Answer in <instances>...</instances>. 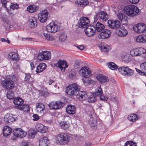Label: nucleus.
I'll return each instance as SVG.
<instances>
[{"label":"nucleus","instance_id":"f257e3e1","mask_svg":"<svg viewBox=\"0 0 146 146\" xmlns=\"http://www.w3.org/2000/svg\"><path fill=\"white\" fill-rule=\"evenodd\" d=\"M14 77L11 75L7 76L6 79L2 80L1 82V84L3 87L5 89L9 90H11L15 87V83L13 80Z\"/></svg>","mask_w":146,"mask_h":146},{"label":"nucleus","instance_id":"f03ea898","mask_svg":"<svg viewBox=\"0 0 146 146\" xmlns=\"http://www.w3.org/2000/svg\"><path fill=\"white\" fill-rule=\"evenodd\" d=\"M124 12L127 15L130 17H134L139 12V11L137 7L134 5H128L124 8Z\"/></svg>","mask_w":146,"mask_h":146},{"label":"nucleus","instance_id":"7ed1b4c3","mask_svg":"<svg viewBox=\"0 0 146 146\" xmlns=\"http://www.w3.org/2000/svg\"><path fill=\"white\" fill-rule=\"evenodd\" d=\"M80 89L79 86L75 83H73L66 87V91L68 95L73 96L76 94Z\"/></svg>","mask_w":146,"mask_h":146},{"label":"nucleus","instance_id":"20e7f679","mask_svg":"<svg viewBox=\"0 0 146 146\" xmlns=\"http://www.w3.org/2000/svg\"><path fill=\"white\" fill-rule=\"evenodd\" d=\"M56 141L60 144H66L70 140V137L67 134L61 133L58 134L56 137Z\"/></svg>","mask_w":146,"mask_h":146},{"label":"nucleus","instance_id":"39448f33","mask_svg":"<svg viewBox=\"0 0 146 146\" xmlns=\"http://www.w3.org/2000/svg\"><path fill=\"white\" fill-rule=\"evenodd\" d=\"M119 72L125 76H131L133 74L134 70L128 66H121L118 68Z\"/></svg>","mask_w":146,"mask_h":146},{"label":"nucleus","instance_id":"423d86ee","mask_svg":"<svg viewBox=\"0 0 146 146\" xmlns=\"http://www.w3.org/2000/svg\"><path fill=\"white\" fill-rule=\"evenodd\" d=\"M46 29L49 32L54 33L59 31L60 28L59 25L54 22H52L46 26Z\"/></svg>","mask_w":146,"mask_h":146},{"label":"nucleus","instance_id":"0eeeda50","mask_svg":"<svg viewBox=\"0 0 146 146\" xmlns=\"http://www.w3.org/2000/svg\"><path fill=\"white\" fill-rule=\"evenodd\" d=\"M133 29L137 33H144L146 31V25L144 23H140L134 25Z\"/></svg>","mask_w":146,"mask_h":146},{"label":"nucleus","instance_id":"6e6552de","mask_svg":"<svg viewBox=\"0 0 146 146\" xmlns=\"http://www.w3.org/2000/svg\"><path fill=\"white\" fill-rule=\"evenodd\" d=\"M51 53L48 51H42L39 53L37 56L38 59L40 60H48L51 58Z\"/></svg>","mask_w":146,"mask_h":146},{"label":"nucleus","instance_id":"1a4fd4ad","mask_svg":"<svg viewBox=\"0 0 146 146\" xmlns=\"http://www.w3.org/2000/svg\"><path fill=\"white\" fill-rule=\"evenodd\" d=\"M90 23L89 19L87 17H82L79 20L78 23L79 27L81 28L86 27Z\"/></svg>","mask_w":146,"mask_h":146},{"label":"nucleus","instance_id":"9d476101","mask_svg":"<svg viewBox=\"0 0 146 146\" xmlns=\"http://www.w3.org/2000/svg\"><path fill=\"white\" fill-rule=\"evenodd\" d=\"M64 105V103L60 101L52 102L49 104L48 106L51 109L56 110L60 108Z\"/></svg>","mask_w":146,"mask_h":146},{"label":"nucleus","instance_id":"9b49d317","mask_svg":"<svg viewBox=\"0 0 146 146\" xmlns=\"http://www.w3.org/2000/svg\"><path fill=\"white\" fill-rule=\"evenodd\" d=\"M108 26L110 28L115 29L118 28L121 25V23L120 21L117 20L113 21L109 20L108 21Z\"/></svg>","mask_w":146,"mask_h":146},{"label":"nucleus","instance_id":"f8f14e48","mask_svg":"<svg viewBox=\"0 0 146 146\" xmlns=\"http://www.w3.org/2000/svg\"><path fill=\"white\" fill-rule=\"evenodd\" d=\"M108 15L107 13L105 11H101L99 12L96 13L94 17L95 19H97L98 17L104 21L107 20L108 19Z\"/></svg>","mask_w":146,"mask_h":146},{"label":"nucleus","instance_id":"ddd939ff","mask_svg":"<svg viewBox=\"0 0 146 146\" xmlns=\"http://www.w3.org/2000/svg\"><path fill=\"white\" fill-rule=\"evenodd\" d=\"M48 14V11L44 10L42 11L38 15V19L41 23H44L47 20Z\"/></svg>","mask_w":146,"mask_h":146},{"label":"nucleus","instance_id":"4468645a","mask_svg":"<svg viewBox=\"0 0 146 146\" xmlns=\"http://www.w3.org/2000/svg\"><path fill=\"white\" fill-rule=\"evenodd\" d=\"M88 114L90 118L88 122L89 124L92 127H95L97 125V121L96 119H94V111H90Z\"/></svg>","mask_w":146,"mask_h":146},{"label":"nucleus","instance_id":"2eb2a0df","mask_svg":"<svg viewBox=\"0 0 146 146\" xmlns=\"http://www.w3.org/2000/svg\"><path fill=\"white\" fill-rule=\"evenodd\" d=\"M17 118V117L15 115L7 113L4 117V121L6 123H9L15 121Z\"/></svg>","mask_w":146,"mask_h":146},{"label":"nucleus","instance_id":"dca6fc26","mask_svg":"<svg viewBox=\"0 0 146 146\" xmlns=\"http://www.w3.org/2000/svg\"><path fill=\"white\" fill-rule=\"evenodd\" d=\"M80 74L83 77L90 76L91 75V72L90 68L87 67H82L79 71Z\"/></svg>","mask_w":146,"mask_h":146},{"label":"nucleus","instance_id":"f3484780","mask_svg":"<svg viewBox=\"0 0 146 146\" xmlns=\"http://www.w3.org/2000/svg\"><path fill=\"white\" fill-rule=\"evenodd\" d=\"M86 35L89 37L93 36L95 34V28L93 26H88L84 30Z\"/></svg>","mask_w":146,"mask_h":146},{"label":"nucleus","instance_id":"a211bd4d","mask_svg":"<svg viewBox=\"0 0 146 146\" xmlns=\"http://www.w3.org/2000/svg\"><path fill=\"white\" fill-rule=\"evenodd\" d=\"M111 34L110 30L106 29L101 32L98 35V37L100 39H106L110 37Z\"/></svg>","mask_w":146,"mask_h":146},{"label":"nucleus","instance_id":"6ab92c4d","mask_svg":"<svg viewBox=\"0 0 146 146\" xmlns=\"http://www.w3.org/2000/svg\"><path fill=\"white\" fill-rule=\"evenodd\" d=\"M24 102V101L22 98L19 97L15 98L13 100V103L16 105L15 108L18 109L21 108Z\"/></svg>","mask_w":146,"mask_h":146},{"label":"nucleus","instance_id":"aec40b11","mask_svg":"<svg viewBox=\"0 0 146 146\" xmlns=\"http://www.w3.org/2000/svg\"><path fill=\"white\" fill-rule=\"evenodd\" d=\"M87 92L84 91H80L77 95V98L80 101L85 100L87 99Z\"/></svg>","mask_w":146,"mask_h":146},{"label":"nucleus","instance_id":"412c9836","mask_svg":"<svg viewBox=\"0 0 146 146\" xmlns=\"http://www.w3.org/2000/svg\"><path fill=\"white\" fill-rule=\"evenodd\" d=\"M45 109V106L43 103H38L36 104V110L38 113L43 114Z\"/></svg>","mask_w":146,"mask_h":146},{"label":"nucleus","instance_id":"4be33fe9","mask_svg":"<svg viewBox=\"0 0 146 146\" xmlns=\"http://www.w3.org/2000/svg\"><path fill=\"white\" fill-rule=\"evenodd\" d=\"M67 112L70 114H74L76 112V108L73 105H69L66 108Z\"/></svg>","mask_w":146,"mask_h":146},{"label":"nucleus","instance_id":"5701e85b","mask_svg":"<svg viewBox=\"0 0 146 146\" xmlns=\"http://www.w3.org/2000/svg\"><path fill=\"white\" fill-rule=\"evenodd\" d=\"M75 3L79 6L84 7L87 5L89 2L88 0H75Z\"/></svg>","mask_w":146,"mask_h":146},{"label":"nucleus","instance_id":"b1692460","mask_svg":"<svg viewBox=\"0 0 146 146\" xmlns=\"http://www.w3.org/2000/svg\"><path fill=\"white\" fill-rule=\"evenodd\" d=\"M118 19L121 22H126L127 21V17L123 13L119 12L117 14Z\"/></svg>","mask_w":146,"mask_h":146},{"label":"nucleus","instance_id":"393cba45","mask_svg":"<svg viewBox=\"0 0 146 146\" xmlns=\"http://www.w3.org/2000/svg\"><path fill=\"white\" fill-rule=\"evenodd\" d=\"M12 132V129L7 126L4 127L3 129V134L4 136L7 137Z\"/></svg>","mask_w":146,"mask_h":146},{"label":"nucleus","instance_id":"a878e982","mask_svg":"<svg viewBox=\"0 0 146 146\" xmlns=\"http://www.w3.org/2000/svg\"><path fill=\"white\" fill-rule=\"evenodd\" d=\"M48 138L47 137H43L41 138L39 141L40 146H48Z\"/></svg>","mask_w":146,"mask_h":146},{"label":"nucleus","instance_id":"bb28decb","mask_svg":"<svg viewBox=\"0 0 146 146\" xmlns=\"http://www.w3.org/2000/svg\"><path fill=\"white\" fill-rule=\"evenodd\" d=\"M29 23L31 27L34 28L36 27L37 24L36 18L35 17H32L29 19Z\"/></svg>","mask_w":146,"mask_h":146},{"label":"nucleus","instance_id":"cd10ccee","mask_svg":"<svg viewBox=\"0 0 146 146\" xmlns=\"http://www.w3.org/2000/svg\"><path fill=\"white\" fill-rule=\"evenodd\" d=\"M96 78L101 83H105L109 81L108 77L102 74H98Z\"/></svg>","mask_w":146,"mask_h":146},{"label":"nucleus","instance_id":"c85d7f7f","mask_svg":"<svg viewBox=\"0 0 146 146\" xmlns=\"http://www.w3.org/2000/svg\"><path fill=\"white\" fill-rule=\"evenodd\" d=\"M46 66L44 63H40L37 66L36 70L37 73H39L44 70L46 68Z\"/></svg>","mask_w":146,"mask_h":146},{"label":"nucleus","instance_id":"c756f323","mask_svg":"<svg viewBox=\"0 0 146 146\" xmlns=\"http://www.w3.org/2000/svg\"><path fill=\"white\" fill-rule=\"evenodd\" d=\"M136 40L138 42H146V35H143L138 36L136 37Z\"/></svg>","mask_w":146,"mask_h":146},{"label":"nucleus","instance_id":"7c9ffc66","mask_svg":"<svg viewBox=\"0 0 146 146\" xmlns=\"http://www.w3.org/2000/svg\"><path fill=\"white\" fill-rule=\"evenodd\" d=\"M38 9V6L35 5H32L27 7V11L30 13H33L36 12Z\"/></svg>","mask_w":146,"mask_h":146},{"label":"nucleus","instance_id":"2f4dec72","mask_svg":"<svg viewBox=\"0 0 146 146\" xmlns=\"http://www.w3.org/2000/svg\"><path fill=\"white\" fill-rule=\"evenodd\" d=\"M95 30L97 31L98 32H100L105 28L104 25L98 22L95 25Z\"/></svg>","mask_w":146,"mask_h":146},{"label":"nucleus","instance_id":"473e14b6","mask_svg":"<svg viewBox=\"0 0 146 146\" xmlns=\"http://www.w3.org/2000/svg\"><path fill=\"white\" fill-rule=\"evenodd\" d=\"M138 116L136 114L131 113L128 115L127 119L130 121L135 122L138 119Z\"/></svg>","mask_w":146,"mask_h":146},{"label":"nucleus","instance_id":"72a5a7b5","mask_svg":"<svg viewBox=\"0 0 146 146\" xmlns=\"http://www.w3.org/2000/svg\"><path fill=\"white\" fill-rule=\"evenodd\" d=\"M82 81L85 85H88L92 83L93 81L89 78V76L83 77Z\"/></svg>","mask_w":146,"mask_h":146},{"label":"nucleus","instance_id":"f704fd0d","mask_svg":"<svg viewBox=\"0 0 146 146\" xmlns=\"http://www.w3.org/2000/svg\"><path fill=\"white\" fill-rule=\"evenodd\" d=\"M128 34L127 31L124 28H121L119 30L117 34L119 36L121 37L125 36Z\"/></svg>","mask_w":146,"mask_h":146},{"label":"nucleus","instance_id":"c9c22d12","mask_svg":"<svg viewBox=\"0 0 146 146\" xmlns=\"http://www.w3.org/2000/svg\"><path fill=\"white\" fill-rule=\"evenodd\" d=\"M9 56L11 60H17L18 59L17 53L16 52H11L9 54Z\"/></svg>","mask_w":146,"mask_h":146},{"label":"nucleus","instance_id":"e433bc0d","mask_svg":"<svg viewBox=\"0 0 146 146\" xmlns=\"http://www.w3.org/2000/svg\"><path fill=\"white\" fill-rule=\"evenodd\" d=\"M21 108H19L20 110H23L25 113H29L30 111L29 106L27 104H23L21 107Z\"/></svg>","mask_w":146,"mask_h":146},{"label":"nucleus","instance_id":"4c0bfd02","mask_svg":"<svg viewBox=\"0 0 146 146\" xmlns=\"http://www.w3.org/2000/svg\"><path fill=\"white\" fill-rule=\"evenodd\" d=\"M103 93L102 90L100 87L97 88L96 91L94 92L93 94L95 96H100Z\"/></svg>","mask_w":146,"mask_h":146},{"label":"nucleus","instance_id":"58836bf2","mask_svg":"<svg viewBox=\"0 0 146 146\" xmlns=\"http://www.w3.org/2000/svg\"><path fill=\"white\" fill-rule=\"evenodd\" d=\"M137 49L138 56H143V54H145L146 53V50L143 48L140 47Z\"/></svg>","mask_w":146,"mask_h":146},{"label":"nucleus","instance_id":"ea45409f","mask_svg":"<svg viewBox=\"0 0 146 146\" xmlns=\"http://www.w3.org/2000/svg\"><path fill=\"white\" fill-rule=\"evenodd\" d=\"M101 50L104 52H107L111 49V47L108 45H106V46H101L100 47Z\"/></svg>","mask_w":146,"mask_h":146},{"label":"nucleus","instance_id":"a19ab883","mask_svg":"<svg viewBox=\"0 0 146 146\" xmlns=\"http://www.w3.org/2000/svg\"><path fill=\"white\" fill-rule=\"evenodd\" d=\"M109 67L112 70H115L118 69L117 66L113 62H110L108 65Z\"/></svg>","mask_w":146,"mask_h":146},{"label":"nucleus","instance_id":"79ce46f5","mask_svg":"<svg viewBox=\"0 0 146 146\" xmlns=\"http://www.w3.org/2000/svg\"><path fill=\"white\" fill-rule=\"evenodd\" d=\"M14 93L11 90L7 91V97L8 99H12L14 98Z\"/></svg>","mask_w":146,"mask_h":146},{"label":"nucleus","instance_id":"37998d69","mask_svg":"<svg viewBox=\"0 0 146 146\" xmlns=\"http://www.w3.org/2000/svg\"><path fill=\"white\" fill-rule=\"evenodd\" d=\"M96 96L93 94L92 95L90 96L88 99V101L90 103H93L96 100Z\"/></svg>","mask_w":146,"mask_h":146},{"label":"nucleus","instance_id":"c03bdc74","mask_svg":"<svg viewBox=\"0 0 146 146\" xmlns=\"http://www.w3.org/2000/svg\"><path fill=\"white\" fill-rule=\"evenodd\" d=\"M60 126L62 129L64 130L67 129L69 127V125L66 122L64 121H61L60 123Z\"/></svg>","mask_w":146,"mask_h":146},{"label":"nucleus","instance_id":"a18cd8bd","mask_svg":"<svg viewBox=\"0 0 146 146\" xmlns=\"http://www.w3.org/2000/svg\"><path fill=\"white\" fill-rule=\"evenodd\" d=\"M21 128H17L14 129L13 132V135L17 137H19V133Z\"/></svg>","mask_w":146,"mask_h":146},{"label":"nucleus","instance_id":"49530a36","mask_svg":"<svg viewBox=\"0 0 146 146\" xmlns=\"http://www.w3.org/2000/svg\"><path fill=\"white\" fill-rule=\"evenodd\" d=\"M124 146H137L136 143L132 141H127L125 144Z\"/></svg>","mask_w":146,"mask_h":146},{"label":"nucleus","instance_id":"de8ad7c7","mask_svg":"<svg viewBox=\"0 0 146 146\" xmlns=\"http://www.w3.org/2000/svg\"><path fill=\"white\" fill-rule=\"evenodd\" d=\"M10 7L13 10L17 9L19 8V4L15 3H11L10 5Z\"/></svg>","mask_w":146,"mask_h":146},{"label":"nucleus","instance_id":"09e8293b","mask_svg":"<svg viewBox=\"0 0 146 146\" xmlns=\"http://www.w3.org/2000/svg\"><path fill=\"white\" fill-rule=\"evenodd\" d=\"M45 39L48 41H52L53 40V38L52 36L48 33H44Z\"/></svg>","mask_w":146,"mask_h":146},{"label":"nucleus","instance_id":"8fccbe9b","mask_svg":"<svg viewBox=\"0 0 146 146\" xmlns=\"http://www.w3.org/2000/svg\"><path fill=\"white\" fill-rule=\"evenodd\" d=\"M76 71L73 69L71 70L69 72V76L71 78H74L76 76Z\"/></svg>","mask_w":146,"mask_h":146},{"label":"nucleus","instance_id":"3c124183","mask_svg":"<svg viewBox=\"0 0 146 146\" xmlns=\"http://www.w3.org/2000/svg\"><path fill=\"white\" fill-rule=\"evenodd\" d=\"M137 50L138 49L137 48L131 50L130 51L131 54L133 56H138Z\"/></svg>","mask_w":146,"mask_h":146},{"label":"nucleus","instance_id":"603ef678","mask_svg":"<svg viewBox=\"0 0 146 146\" xmlns=\"http://www.w3.org/2000/svg\"><path fill=\"white\" fill-rule=\"evenodd\" d=\"M47 130V127L43 125V126L41 127L38 130V131L42 133H44L46 132Z\"/></svg>","mask_w":146,"mask_h":146},{"label":"nucleus","instance_id":"864d4df0","mask_svg":"<svg viewBox=\"0 0 146 146\" xmlns=\"http://www.w3.org/2000/svg\"><path fill=\"white\" fill-rule=\"evenodd\" d=\"M62 60H59L57 62V63H54V66L58 67L60 69H62L63 67L62 66Z\"/></svg>","mask_w":146,"mask_h":146},{"label":"nucleus","instance_id":"5fc2aeb1","mask_svg":"<svg viewBox=\"0 0 146 146\" xmlns=\"http://www.w3.org/2000/svg\"><path fill=\"white\" fill-rule=\"evenodd\" d=\"M19 133V137L22 138L25 137L26 135L27 132L23 131L21 128Z\"/></svg>","mask_w":146,"mask_h":146},{"label":"nucleus","instance_id":"6e6d98bb","mask_svg":"<svg viewBox=\"0 0 146 146\" xmlns=\"http://www.w3.org/2000/svg\"><path fill=\"white\" fill-rule=\"evenodd\" d=\"M100 100L102 101H107L108 99L107 97L102 94L100 95Z\"/></svg>","mask_w":146,"mask_h":146},{"label":"nucleus","instance_id":"4d7b16f0","mask_svg":"<svg viewBox=\"0 0 146 146\" xmlns=\"http://www.w3.org/2000/svg\"><path fill=\"white\" fill-rule=\"evenodd\" d=\"M31 77V75L30 74H25V81H28Z\"/></svg>","mask_w":146,"mask_h":146},{"label":"nucleus","instance_id":"13d9d810","mask_svg":"<svg viewBox=\"0 0 146 146\" xmlns=\"http://www.w3.org/2000/svg\"><path fill=\"white\" fill-rule=\"evenodd\" d=\"M66 35L64 34H61L60 36V39H61L62 41L64 40L66 38Z\"/></svg>","mask_w":146,"mask_h":146},{"label":"nucleus","instance_id":"bf43d9fd","mask_svg":"<svg viewBox=\"0 0 146 146\" xmlns=\"http://www.w3.org/2000/svg\"><path fill=\"white\" fill-rule=\"evenodd\" d=\"M33 121H37L39 119L38 115L36 114L33 115Z\"/></svg>","mask_w":146,"mask_h":146},{"label":"nucleus","instance_id":"052dcab7","mask_svg":"<svg viewBox=\"0 0 146 146\" xmlns=\"http://www.w3.org/2000/svg\"><path fill=\"white\" fill-rule=\"evenodd\" d=\"M141 69L145 70H146V62H144L141 64L140 66Z\"/></svg>","mask_w":146,"mask_h":146},{"label":"nucleus","instance_id":"680f3d73","mask_svg":"<svg viewBox=\"0 0 146 146\" xmlns=\"http://www.w3.org/2000/svg\"><path fill=\"white\" fill-rule=\"evenodd\" d=\"M43 126V125L41 123H38L36 124L35 125V127L37 129V130L38 131L39 129L41 127Z\"/></svg>","mask_w":146,"mask_h":146},{"label":"nucleus","instance_id":"e2e57ef3","mask_svg":"<svg viewBox=\"0 0 146 146\" xmlns=\"http://www.w3.org/2000/svg\"><path fill=\"white\" fill-rule=\"evenodd\" d=\"M36 133V131L34 130H33L31 131L30 135L32 138H34L35 136V135Z\"/></svg>","mask_w":146,"mask_h":146},{"label":"nucleus","instance_id":"0e129e2a","mask_svg":"<svg viewBox=\"0 0 146 146\" xmlns=\"http://www.w3.org/2000/svg\"><path fill=\"white\" fill-rule=\"evenodd\" d=\"M123 58V60L125 62H128L129 61V58L128 56L127 55H125Z\"/></svg>","mask_w":146,"mask_h":146},{"label":"nucleus","instance_id":"69168bd1","mask_svg":"<svg viewBox=\"0 0 146 146\" xmlns=\"http://www.w3.org/2000/svg\"><path fill=\"white\" fill-rule=\"evenodd\" d=\"M62 66L64 65H65V68H67L68 67V65L67 64V63L66 62V61L64 60H62Z\"/></svg>","mask_w":146,"mask_h":146},{"label":"nucleus","instance_id":"338daca9","mask_svg":"<svg viewBox=\"0 0 146 146\" xmlns=\"http://www.w3.org/2000/svg\"><path fill=\"white\" fill-rule=\"evenodd\" d=\"M130 2L133 4H136L137 3L139 0H129Z\"/></svg>","mask_w":146,"mask_h":146},{"label":"nucleus","instance_id":"774afa93","mask_svg":"<svg viewBox=\"0 0 146 146\" xmlns=\"http://www.w3.org/2000/svg\"><path fill=\"white\" fill-rule=\"evenodd\" d=\"M76 47L81 50H83L84 48V46L82 45H77Z\"/></svg>","mask_w":146,"mask_h":146}]
</instances>
